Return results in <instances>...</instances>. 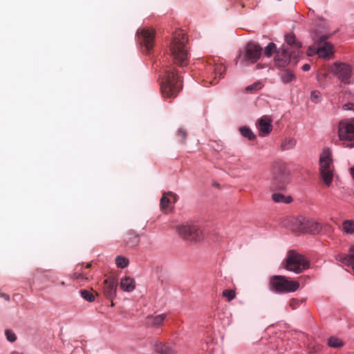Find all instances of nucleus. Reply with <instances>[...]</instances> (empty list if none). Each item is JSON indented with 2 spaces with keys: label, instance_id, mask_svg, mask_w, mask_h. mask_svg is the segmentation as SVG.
<instances>
[{
  "label": "nucleus",
  "instance_id": "nucleus-1",
  "mask_svg": "<svg viewBox=\"0 0 354 354\" xmlns=\"http://www.w3.org/2000/svg\"><path fill=\"white\" fill-rule=\"evenodd\" d=\"M160 90L165 98H174L182 89V80L178 71L171 66L164 69L160 80Z\"/></svg>",
  "mask_w": 354,
  "mask_h": 354
},
{
  "label": "nucleus",
  "instance_id": "nucleus-2",
  "mask_svg": "<svg viewBox=\"0 0 354 354\" xmlns=\"http://www.w3.org/2000/svg\"><path fill=\"white\" fill-rule=\"evenodd\" d=\"M187 41V37L185 32L176 31L170 45L174 63L181 66H186L189 61Z\"/></svg>",
  "mask_w": 354,
  "mask_h": 354
},
{
  "label": "nucleus",
  "instance_id": "nucleus-3",
  "mask_svg": "<svg viewBox=\"0 0 354 354\" xmlns=\"http://www.w3.org/2000/svg\"><path fill=\"white\" fill-rule=\"evenodd\" d=\"M290 180V171L287 165L281 160L274 162L272 165V188L283 190Z\"/></svg>",
  "mask_w": 354,
  "mask_h": 354
},
{
  "label": "nucleus",
  "instance_id": "nucleus-4",
  "mask_svg": "<svg viewBox=\"0 0 354 354\" xmlns=\"http://www.w3.org/2000/svg\"><path fill=\"white\" fill-rule=\"evenodd\" d=\"M269 288L277 293H287L298 290L299 283L297 281L288 280L285 276L274 275L270 278Z\"/></svg>",
  "mask_w": 354,
  "mask_h": 354
},
{
  "label": "nucleus",
  "instance_id": "nucleus-5",
  "mask_svg": "<svg viewBox=\"0 0 354 354\" xmlns=\"http://www.w3.org/2000/svg\"><path fill=\"white\" fill-rule=\"evenodd\" d=\"M175 230L180 238L189 243H198L203 239L200 227L192 223L179 224Z\"/></svg>",
  "mask_w": 354,
  "mask_h": 354
},
{
  "label": "nucleus",
  "instance_id": "nucleus-6",
  "mask_svg": "<svg viewBox=\"0 0 354 354\" xmlns=\"http://www.w3.org/2000/svg\"><path fill=\"white\" fill-rule=\"evenodd\" d=\"M328 35H322L315 41L313 46L308 48V55L311 56L313 54H317L319 57L324 59H330L334 53L333 46L327 41Z\"/></svg>",
  "mask_w": 354,
  "mask_h": 354
},
{
  "label": "nucleus",
  "instance_id": "nucleus-7",
  "mask_svg": "<svg viewBox=\"0 0 354 354\" xmlns=\"http://www.w3.org/2000/svg\"><path fill=\"white\" fill-rule=\"evenodd\" d=\"M285 268L289 271L301 273L309 268V261L303 255L290 251L285 260Z\"/></svg>",
  "mask_w": 354,
  "mask_h": 354
},
{
  "label": "nucleus",
  "instance_id": "nucleus-8",
  "mask_svg": "<svg viewBox=\"0 0 354 354\" xmlns=\"http://www.w3.org/2000/svg\"><path fill=\"white\" fill-rule=\"evenodd\" d=\"M330 71L345 84L354 82V69L347 63L336 62L331 65Z\"/></svg>",
  "mask_w": 354,
  "mask_h": 354
},
{
  "label": "nucleus",
  "instance_id": "nucleus-9",
  "mask_svg": "<svg viewBox=\"0 0 354 354\" xmlns=\"http://www.w3.org/2000/svg\"><path fill=\"white\" fill-rule=\"evenodd\" d=\"M329 151H324L319 158L320 174L325 184L329 186L333 180V165Z\"/></svg>",
  "mask_w": 354,
  "mask_h": 354
},
{
  "label": "nucleus",
  "instance_id": "nucleus-10",
  "mask_svg": "<svg viewBox=\"0 0 354 354\" xmlns=\"http://www.w3.org/2000/svg\"><path fill=\"white\" fill-rule=\"evenodd\" d=\"M300 51L290 50L283 45L277 50L274 56V65L278 68H284L291 60L296 59L299 55Z\"/></svg>",
  "mask_w": 354,
  "mask_h": 354
},
{
  "label": "nucleus",
  "instance_id": "nucleus-11",
  "mask_svg": "<svg viewBox=\"0 0 354 354\" xmlns=\"http://www.w3.org/2000/svg\"><path fill=\"white\" fill-rule=\"evenodd\" d=\"M207 62V64L205 66L207 75L206 82H208L209 84L215 85L225 71V67L222 64L216 63L214 58H209Z\"/></svg>",
  "mask_w": 354,
  "mask_h": 354
},
{
  "label": "nucleus",
  "instance_id": "nucleus-12",
  "mask_svg": "<svg viewBox=\"0 0 354 354\" xmlns=\"http://www.w3.org/2000/svg\"><path fill=\"white\" fill-rule=\"evenodd\" d=\"M295 225L298 231L313 234H319L322 229L321 223L313 219L299 217L295 220Z\"/></svg>",
  "mask_w": 354,
  "mask_h": 354
},
{
  "label": "nucleus",
  "instance_id": "nucleus-13",
  "mask_svg": "<svg viewBox=\"0 0 354 354\" xmlns=\"http://www.w3.org/2000/svg\"><path fill=\"white\" fill-rule=\"evenodd\" d=\"M140 45L145 48L146 53H149L153 47L155 31L148 28H140L137 31Z\"/></svg>",
  "mask_w": 354,
  "mask_h": 354
},
{
  "label": "nucleus",
  "instance_id": "nucleus-14",
  "mask_svg": "<svg viewBox=\"0 0 354 354\" xmlns=\"http://www.w3.org/2000/svg\"><path fill=\"white\" fill-rule=\"evenodd\" d=\"M338 136L342 141L354 140V119L344 120L339 122Z\"/></svg>",
  "mask_w": 354,
  "mask_h": 354
},
{
  "label": "nucleus",
  "instance_id": "nucleus-15",
  "mask_svg": "<svg viewBox=\"0 0 354 354\" xmlns=\"http://www.w3.org/2000/svg\"><path fill=\"white\" fill-rule=\"evenodd\" d=\"M262 50V48L255 42L248 43L245 49L244 60L251 63L256 62L261 57Z\"/></svg>",
  "mask_w": 354,
  "mask_h": 354
},
{
  "label": "nucleus",
  "instance_id": "nucleus-16",
  "mask_svg": "<svg viewBox=\"0 0 354 354\" xmlns=\"http://www.w3.org/2000/svg\"><path fill=\"white\" fill-rule=\"evenodd\" d=\"M118 280L113 277H109L104 281L103 294L105 297L113 300L116 297Z\"/></svg>",
  "mask_w": 354,
  "mask_h": 354
},
{
  "label": "nucleus",
  "instance_id": "nucleus-17",
  "mask_svg": "<svg viewBox=\"0 0 354 354\" xmlns=\"http://www.w3.org/2000/svg\"><path fill=\"white\" fill-rule=\"evenodd\" d=\"M257 126L261 136L268 135L272 130V120L268 116H263L259 118Z\"/></svg>",
  "mask_w": 354,
  "mask_h": 354
},
{
  "label": "nucleus",
  "instance_id": "nucleus-18",
  "mask_svg": "<svg viewBox=\"0 0 354 354\" xmlns=\"http://www.w3.org/2000/svg\"><path fill=\"white\" fill-rule=\"evenodd\" d=\"M166 315H151L146 317L145 324L149 327H158L162 324Z\"/></svg>",
  "mask_w": 354,
  "mask_h": 354
},
{
  "label": "nucleus",
  "instance_id": "nucleus-19",
  "mask_svg": "<svg viewBox=\"0 0 354 354\" xmlns=\"http://www.w3.org/2000/svg\"><path fill=\"white\" fill-rule=\"evenodd\" d=\"M120 288L126 292H132L136 288V281L130 277H124L120 282Z\"/></svg>",
  "mask_w": 354,
  "mask_h": 354
},
{
  "label": "nucleus",
  "instance_id": "nucleus-20",
  "mask_svg": "<svg viewBox=\"0 0 354 354\" xmlns=\"http://www.w3.org/2000/svg\"><path fill=\"white\" fill-rule=\"evenodd\" d=\"M286 45L285 47L289 48L290 50L300 51L299 49L301 47V44L297 41L295 39V36L292 34H287L286 35Z\"/></svg>",
  "mask_w": 354,
  "mask_h": 354
},
{
  "label": "nucleus",
  "instance_id": "nucleus-21",
  "mask_svg": "<svg viewBox=\"0 0 354 354\" xmlns=\"http://www.w3.org/2000/svg\"><path fill=\"white\" fill-rule=\"evenodd\" d=\"M168 196H170L172 198L174 203L177 201V196L175 194L172 192L163 194L160 203V209L162 211H166V209L169 207V204L171 203V199L168 197Z\"/></svg>",
  "mask_w": 354,
  "mask_h": 354
},
{
  "label": "nucleus",
  "instance_id": "nucleus-22",
  "mask_svg": "<svg viewBox=\"0 0 354 354\" xmlns=\"http://www.w3.org/2000/svg\"><path fill=\"white\" fill-rule=\"evenodd\" d=\"M126 244L131 247L134 248L137 246L140 242V236L134 231H129L125 238Z\"/></svg>",
  "mask_w": 354,
  "mask_h": 354
},
{
  "label": "nucleus",
  "instance_id": "nucleus-23",
  "mask_svg": "<svg viewBox=\"0 0 354 354\" xmlns=\"http://www.w3.org/2000/svg\"><path fill=\"white\" fill-rule=\"evenodd\" d=\"M349 254H339L337 257V260L342 262L346 265H351L352 266L354 264V247L351 248Z\"/></svg>",
  "mask_w": 354,
  "mask_h": 354
},
{
  "label": "nucleus",
  "instance_id": "nucleus-24",
  "mask_svg": "<svg viewBox=\"0 0 354 354\" xmlns=\"http://www.w3.org/2000/svg\"><path fill=\"white\" fill-rule=\"evenodd\" d=\"M156 354H176L170 346L163 344L162 342L156 344Z\"/></svg>",
  "mask_w": 354,
  "mask_h": 354
},
{
  "label": "nucleus",
  "instance_id": "nucleus-25",
  "mask_svg": "<svg viewBox=\"0 0 354 354\" xmlns=\"http://www.w3.org/2000/svg\"><path fill=\"white\" fill-rule=\"evenodd\" d=\"M280 78L283 83L288 84L295 80V75L293 71L289 69H285L280 73Z\"/></svg>",
  "mask_w": 354,
  "mask_h": 354
},
{
  "label": "nucleus",
  "instance_id": "nucleus-26",
  "mask_svg": "<svg viewBox=\"0 0 354 354\" xmlns=\"http://www.w3.org/2000/svg\"><path fill=\"white\" fill-rule=\"evenodd\" d=\"M272 200L276 203H282L288 204L292 202V198L291 196H286L281 193H274L272 195Z\"/></svg>",
  "mask_w": 354,
  "mask_h": 354
},
{
  "label": "nucleus",
  "instance_id": "nucleus-27",
  "mask_svg": "<svg viewBox=\"0 0 354 354\" xmlns=\"http://www.w3.org/2000/svg\"><path fill=\"white\" fill-rule=\"evenodd\" d=\"M328 345L334 348H339L344 345V343L341 339L332 336L328 339Z\"/></svg>",
  "mask_w": 354,
  "mask_h": 354
},
{
  "label": "nucleus",
  "instance_id": "nucleus-28",
  "mask_svg": "<svg viewBox=\"0 0 354 354\" xmlns=\"http://www.w3.org/2000/svg\"><path fill=\"white\" fill-rule=\"evenodd\" d=\"M296 145V140L294 138H285L281 144V149L282 151L292 149Z\"/></svg>",
  "mask_w": 354,
  "mask_h": 354
},
{
  "label": "nucleus",
  "instance_id": "nucleus-29",
  "mask_svg": "<svg viewBox=\"0 0 354 354\" xmlns=\"http://www.w3.org/2000/svg\"><path fill=\"white\" fill-rule=\"evenodd\" d=\"M342 230L346 234L354 233V220H345L342 223Z\"/></svg>",
  "mask_w": 354,
  "mask_h": 354
},
{
  "label": "nucleus",
  "instance_id": "nucleus-30",
  "mask_svg": "<svg viewBox=\"0 0 354 354\" xmlns=\"http://www.w3.org/2000/svg\"><path fill=\"white\" fill-rule=\"evenodd\" d=\"M239 131L243 137L247 138L250 140H254L256 138V136L252 130L246 126L241 127L239 129Z\"/></svg>",
  "mask_w": 354,
  "mask_h": 354
},
{
  "label": "nucleus",
  "instance_id": "nucleus-31",
  "mask_svg": "<svg viewBox=\"0 0 354 354\" xmlns=\"http://www.w3.org/2000/svg\"><path fill=\"white\" fill-rule=\"evenodd\" d=\"M277 50L276 44L271 42L265 48L264 54L266 56L270 57L274 53L276 54Z\"/></svg>",
  "mask_w": 354,
  "mask_h": 354
},
{
  "label": "nucleus",
  "instance_id": "nucleus-32",
  "mask_svg": "<svg viewBox=\"0 0 354 354\" xmlns=\"http://www.w3.org/2000/svg\"><path fill=\"white\" fill-rule=\"evenodd\" d=\"M81 296L87 301L92 302L95 300V295L88 290H81L80 291Z\"/></svg>",
  "mask_w": 354,
  "mask_h": 354
},
{
  "label": "nucleus",
  "instance_id": "nucleus-33",
  "mask_svg": "<svg viewBox=\"0 0 354 354\" xmlns=\"http://www.w3.org/2000/svg\"><path fill=\"white\" fill-rule=\"evenodd\" d=\"M115 263L118 268H124L128 266L129 260L124 257L118 256L116 257Z\"/></svg>",
  "mask_w": 354,
  "mask_h": 354
},
{
  "label": "nucleus",
  "instance_id": "nucleus-34",
  "mask_svg": "<svg viewBox=\"0 0 354 354\" xmlns=\"http://www.w3.org/2000/svg\"><path fill=\"white\" fill-rule=\"evenodd\" d=\"M222 295L227 298L228 301H230L235 298L236 293L233 290H225L223 291Z\"/></svg>",
  "mask_w": 354,
  "mask_h": 354
},
{
  "label": "nucleus",
  "instance_id": "nucleus-35",
  "mask_svg": "<svg viewBox=\"0 0 354 354\" xmlns=\"http://www.w3.org/2000/svg\"><path fill=\"white\" fill-rule=\"evenodd\" d=\"M310 99L315 103H318L321 101L322 95L318 91H313L310 93Z\"/></svg>",
  "mask_w": 354,
  "mask_h": 354
},
{
  "label": "nucleus",
  "instance_id": "nucleus-36",
  "mask_svg": "<svg viewBox=\"0 0 354 354\" xmlns=\"http://www.w3.org/2000/svg\"><path fill=\"white\" fill-rule=\"evenodd\" d=\"M5 335L6 336V339L10 342H14L17 339L16 335L10 329H7L6 330Z\"/></svg>",
  "mask_w": 354,
  "mask_h": 354
},
{
  "label": "nucleus",
  "instance_id": "nucleus-37",
  "mask_svg": "<svg viewBox=\"0 0 354 354\" xmlns=\"http://www.w3.org/2000/svg\"><path fill=\"white\" fill-rule=\"evenodd\" d=\"M178 139H179V141L182 143H183L186 139V137H187V132L182 128H180L178 131H177V133H176Z\"/></svg>",
  "mask_w": 354,
  "mask_h": 354
},
{
  "label": "nucleus",
  "instance_id": "nucleus-38",
  "mask_svg": "<svg viewBox=\"0 0 354 354\" xmlns=\"http://www.w3.org/2000/svg\"><path fill=\"white\" fill-rule=\"evenodd\" d=\"M261 88V83H260V82H255L253 84L248 86L246 88V90L248 91H252L253 90L260 89Z\"/></svg>",
  "mask_w": 354,
  "mask_h": 354
},
{
  "label": "nucleus",
  "instance_id": "nucleus-39",
  "mask_svg": "<svg viewBox=\"0 0 354 354\" xmlns=\"http://www.w3.org/2000/svg\"><path fill=\"white\" fill-rule=\"evenodd\" d=\"M299 301L296 299H291L289 301V305L292 309L296 308L299 306Z\"/></svg>",
  "mask_w": 354,
  "mask_h": 354
},
{
  "label": "nucleus",
  "instance_id": "nucleus-40",
  "mask_svg": "<svg viewBox=\"0 0 354 354\" xmlns=\"http://www.w3.org/2000/svg\"><path fill=\"white\" fill-rule=\"evenodd\" d=\"M73 278L75 279H88L86 277V274L85 273H78V272L73 273Z\"/></svg>",
  "mask_w": 354,
  "mask_h": 354
},
{
  "label": "nucleus",
  "instance_id": "nucleus-41",
  "mask_svg": "<svg viewBox=\"0 0 354 354\" xmlns=\"http://www.w3.org/2000/svg\"><path fill=\"white\" fill-rule=\"evenodd\" d=\"M343 109L345 110H353L354 111V103H347L344 104Z\"/></svg>",
  "mask_w": 354,
  "mask_h": 354
},
{
  "label": "nucleus",
  "instance_id": "nucleus-42",
  "mask_svg": "<svg viewBox=\"0 0 354 354\" xmlns=\"http://www.w3.org/2000/svg\"><path fill=\"white\" fill-rule=\"evenodd\" d=\"M310 66L309 64H304L303 66H302V69L304 71H309Z\"/></svg>",
  "mask_w": 354,
  "mask_h": 354
},
{
  "label": "nucleus",
  "instance_id": "nucleus-43",
  "mask_svg": "<svg viewBox=\"0 0 354 354\" xmlns=\"http://www.w3.org/2000/svg\"><path fill=\"white\" fill-rule=\"evenodd\" d=\"M351 174L352 175V177L354 178V167H352L350 169Z\"/></svg>",
  "mask_w": 354,
  "mask_h": 354
},
{
  "label": "nucleus",
  "instance_id": "nucleus-44",
  "mask_svg": "<svg viewBox=\"0 0 354 354\" xmlns=\"http://www.w3.org/2000/svg\"><path fill=\"white\" fill-rule=\"evenodd\" d=\"M3 297L6 299V300H9L10 299V297L8 295H5L3 294Z\"/></svg>",
  "mask_w": 354,
  "mask_h": 354
},
{
  "label": "nucleus",
  "instance_id": "nucleus-45",
  "mask_svg": "<svg viewBox=\"0 0 354 354\" xmlns=\"http://www.w3.org/2000/svg\"><path fill=\"white\" fill-rule=\"evenodd\" d=\"M346 147H354V145L353 144H347Z\"/></svg>",
  "mask_w": 354,
  "mask_h": 354
},
{
  "label": "nucleus",
  "instance_id": "nucleus-46",
  "mask_svg": "<svg viewBox=\"0 0 354 354\" xmlns=\"http://www.w3.org/2000/svg\"><path fill=\"white\" fill-rule=\"evenodd\" d=\"M91 263H88L86 266V268H91Z\"/></svg>",
  "mask_w": 354,
  "mask_h": 354
},
{
  "label": "nucleus",
  "instance_id": "nucleus-47",
  "mask_svg": "<svg viewBox=\"0 0 354 354\" xmlns=\"http://www.w3.org/2000/svg\"><path fill=\"white\" fill-rule=\"evenodd\" d=\"M111 306H114V303L113 302V300H111Z\"/></svg>",
  "mask_w": 354,
  "mask_h": 354
}]
</instances>
